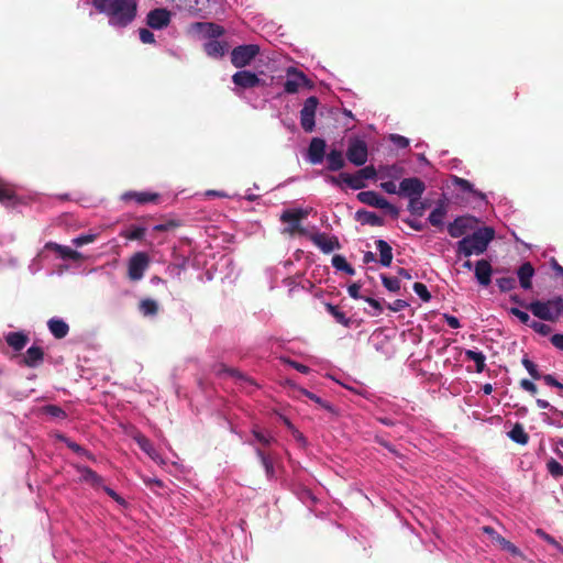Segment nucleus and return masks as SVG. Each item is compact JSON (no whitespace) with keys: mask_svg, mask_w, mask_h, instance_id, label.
I'll return each mask as SVG.
<instances>
[{"mask_svg":"<svg viewBox=\"0 0 563 563\" xmlns=\"http://www.w3.org/2000/svg\"><path fill=\"white\" fill-rule=\"evenodd\" d=\"M357 199L362 203H365L371 207L379 208V209L387 206V200L384 197H382L379 194H377L376 191H373V190L358 192Z\"/></svg>","mask_w":563,"mask_h":563,"instance_id":"412c9836","label":"nucleus"},{"mask_svg":"<svg viewBox=\"0 0 563 563\" xmlns=\"http://www.w3.org/2000/svg\"><path fill=\"white\" fill-rule=\"evenodd\" d=\"M356 174L365 181L366 179H374L377 176V170L373 165H368L358 169Z\"/></svg>","mask_w":563,"mask_h":563,"instance_id":"8fccbe9b","label":"nucleus"},{"mask_svg":"<svg viewBox=\"0 0 563 563\" xmlns=\"http://www.w3.org/2000/svg\"><path fill=\"white\" fill-rule=\"evenodd\" d=\"M521 363L533 379L542 378L543 375L538 371L537 365L531 360L523 357Z\"/></svg>","mask_w":563,"mask_h":563,"instance_id":"49530a36","label":"nucleus"},{"mask_svg":"<svg viewBox=\"0 0 563 563\" xmlns=\"http://www.w3.org/2000/svg\"><path fill=\"white\" fill-rule=\"evenodd\" d=\"M390 141L400 148H406L409 146V140L399 134H391Z\"/></svg>","mask_w":563,"mask_h":563,"instance_id":"052dcab7","label":"nucleus"},{"mask_svg":"<svg viewBox=\"0 0 563 563\" xmlns=\"http://www.w3.org/2000/svg\"><path fill=\"white\" fill-rule=\"evenodd\" d=\"M4 341L14 352H21L29 343L30 336L24 331L8 332L4 334Z\"/></svg>","mask_w":563,"mask_h":563,"instance_id":"6ab92c4d","label":"nucleus"},{"mask_svg":"<svg viewBox=\"0 0 563 563\" xmlns=\"http://www.w3.org/2000/svg\"><path fill=\"white\" fill-rule=\"evenodd\" d=\"M44 412L53 418L65 419L67 417L65 410L56 405H47L43 408Z\"/></svg>","mask_w":563,"mask_h":563,"instance_id":"de8ad7c7","label":"nucleus"},{"mask_svg":"<svg viewBox=\"0 0 563 563\" xmlns=\"http://www.w3.org/2000/svg\"><path fill=\"white\" fill-rule=\"evenodd\" d=\"M529 327L531 329H533L537 333L541 334V335H548L551 333L552 329L550 325L545 324V323H542V322H539V321H536V320H532L530 323H529Z\"/></svg>","mask_w":563,"mask_h":563,"instance_id":"3c124183","label":"nucleus"},{"mask_svg":"<svg viewBox=\"0 0 563 563\" xmlns=\"http://www.w3.org/2000/svg\"><path fill=\"white\" fill-rule=\"evenodd\" d=\"M382 283L384 287H386L391 292H398L400 290V282L396 277H388L386 275H380Z\"/></svg>","mask_w":563,"mask_h":563,"instance_id":"79ce46f5","label":"nucleus"},{"mask_svg":"<svg viewBox=\"0 0 563 563\" xmlns=\"http://www.w3.org/2000/svg\"><path fill=\"white\" fill-rule=\"evenodd\" d=\"M255 453L265 470L266 477L268 479L275 478L276 474L272 456L260 448L255 449Z\"/></svg>","mask_w":563,"mask_h":563,"instance_id":"c85d7f7f","label":"nucleus"},{"mask_svg":"<svg viewBox=\"0 0 563 563\" xmlns=\"http://www.w3.org/2000/svg\"><path fill=\"white\" fill-rule=\"evenodd\" d=\"M500 291L506 292L516 288V279L514 277H501L496 280Z\"/></svg>","mask_w":563,"mask_h":563,"instance_id":"a18cd8bd","label":"nucleus"},{"mask_svg":"<svg viewBox=\"0 0 563 563\" xmlns=\"http://www.w3.org/2000/svg\"><path fill=\"white\" fill-rule=\"evenodd\" d=\"M355 220L362 225L382 227L384 225V219L375 212L367 211L365 209L357 210L355 213Z\"/></svg>","mask_w":563,"mask_h":563,"instance_id":"4be33fe9","label":"nucleus"},{"mask_svg":"<svg viewBox=\"0 0 563 563\" xmlns=\"http://www.w3.org/2000/svg\"><path fill=\"white\" fill-rule=\"evenodd\" d=\"M309 211L306 209H287L280 214V221L289 225L284 229V233L292 236L295 234L306 235L307 230L301 227L300 221L306 219Z\"/></svg>","mask_w":563,"mask_h":563,"instance_id":"39448f33","label":"nucleus"},{"mask_svg":"<svg viewBox=\"0 0 563 563\" xmlns=\"http://www.w3.org/2000/svg\"><path fill=\"white\" fill-rule=\"evenodd\" d=\"M253 437L264 446H268L272 443L276 442L275 438L272 435H265L261 431L253 429L252 431Z\"/></svg>","mask_w":563,"mask_h":563,"instance_id":"603ef678","label":"nucleus"},{"mask_svg":"<svg viewBox=\"0 0 563 563\" xmlns=\"http://www.w3.org/2000/svg\"><path fill=\"white\" fill-rule=\"evenodd\" d=\"M260 54V46L256 44H245L236 46L231 52V63L236 68H243Z\"/></svg>","mask_w":563,"mask_h":563,"instance_id":"423d86ee","label":"nucleus"},{"mask_svg":"<svg viewBox=\"0 0 563 563\" xmlns=\"http://www.w3.org/2000/svg\"><path fill=\"white\" fill-rule=\"evenodd\" d=\"M310 240L325 254L341 247L338 238L328 236L325 233H314L310 236Z\"/></svg>","mask_w":563,"mask_h":563,"instance_id":"a211bd4d","label":"nucleus"},{"mask_svg":"<svg viewBox=\"0 0 563 563\" xmlns=\"http://www.w3.org/2000/svg\"><path fill=\"white\" fill-rule=\"evenodd\" d=\"M495 236L493 228L484 227L476 229L472 234H467L456 243V255L470 257L481 255L486 252L488 244Z\"/></svg>","mask_w":563,"mask_h":563,"instance_id":"7ed1b4c3","label":"nucleus"},{"mask_svg":"<svg viewBox=\"0 0 563 563\" xmlns=\"http://www.w3.org/2000/svg\"><path fill=\"white\" fill-rule=\"evenodd\" d=\"M493 268L488 261L479 260L475 264V277L482 286H488L492 282Z\"/></svg>","mask_w":563,"mask_h":563,"instance_id":"aec40b11","label":"nucleus"},{"mask_svg":"<svg viewBox=\"0 0 563 563\" xmlns=\"http://www.w3.org/2000/svg\"><path fill=\"white\" fill-rule=\"evenodd\" d=\"M128 240H142L145 235V228L143 227H131L129 230L121 233Z\"/></svg>","mask_w":563,"mask_h":563,"instance_id":"ea45409f","label":"nucleus"},{"mask_svg":"<svg viewBox=\"0 0 563 563\" xmlns=\"http://www.w3.org/2000/svg\"><path fill=\"white\" fill-rule=\"evenodd\" d=\"M508 437L516 443L526 445L529 442V435L525 431L522 424L516 423L508 432Z\"/></svg>","mask_w":563,"mask_h":563,"instance_id":"7c9ffc66","label":"nucleus"},{"mask_svg":"<svg viewBox=\"0 0 563 563\" xmlns=\"http://www.w3.org/2000/svg\"><path fill=\"white\" fill-rule=\"evenodd\" d=\"M408 307V302L402 299H396L394 302L388 303L387 308L393 312H398Z\"/></svg>","mask_w":563,"mask_h":563,"instance_id":"0e129e2a","label":"nucleus"},{"mask_svg":"<svg viewBox=\"0 0 563 563\" xmlns=\"http://www.w3.org/2000/svg\"><path fill=\"white\" fill-rule=\"evenodd\" d=\"M18 197L14 190L8 186L0 185V202L5 206H14Z\"/></svg>","mask_w":563,"mask_h":563,"instance_id":"473e14b6","label":"nucleus"},{"mask_svg":"<svg viewBox=\"0 0 563 563\" xmlns=\"http://www.w3.org/2000/svg\"><path fill=\"white\" fill-rule=\"evenodd\" d=\"M48 330L56 339H64L69 332V325L58 318H52L47 322Z\"/></svg>","mask_w":563,"mask_h":563,"instance_id":"bb28decb","label":"nucleus"},{"mask_svg":"<svg viewBox=\"0 0 563 563\" xmlns=\"http://www.w3.org/2000/svg\"><path fill=\"white\" fill-rule=\"evenodd\" d=\"M361 285L358 283H353L347 287V292L353 299H364L365 297L360 295Z\"/></svg>","mask_w":563,"mask_h":563,"instance_id":"774afa93","label":"nucleus"},{"mask_svg":"<svg viewBox=\"0 0 563 563\" xmlns=\"http://www.w3.org/2000/svg\"><path fill=\"white\" fill-rule=\"evenodd\" d=\"M375 245L379 252V263L388 267L393 262V249L385 240H376Z\"/></svg>","mask_w":563,"mask_h":563,"instance_id":"cd10ccee","label":"nucleus"},{"mask_svg":"<svg viewBox=\"0 0 563 563\" xmlns=\"http://www.w3.org/2000/svg\"><path fill=\"white\" fill-rule=\"evenodd\" d=\"M136 442L142 451H144L148 456L153 460L157 457V453L152 444V442L145 437L136 438Z\"/></svg>","mask_w":563,"mask_h":563,"instance_id":"58836bf2","label":"nucleus"},{"mask_svg":"<svg viewBox=\"0 0 563 563\" xmlns=\"http://www.w3.org/2000/svg\"><path fill=\"white\" fill-rule=\"evenodd\" d=\"M327 181L334 186H341L342 183L347 185L354 190H360L366 187L365 181L355 174L340 173L339 176H327Z\"/></svg>","mask_w":563,"mask_h":563,"instance_id":"4468645a","label":"nucleus"},{"mask_svg":"<svg viewBox=\"0 0 563 563\" xmlns=\"http://www.w3.org/2000/svg\"><path fill=\"white\" fill-rule=\"evenodd\" d=\"M427 205L420 201V198L413 197L409 200L408 210L413 216L421 217L424 213Z\"/></svg>","mask_w":563,"mask_h":563,"instance_id":"4c0bfd02","label":"nucleus"},{"mask_svg":"<svg viewBox=\"0 0 563 563\" xmlns=\"http://www.w3.org/2000/svg\"><path fill=\"white\" fill-rule=\"evenodd\" d=\"M346 158L355 166H363L368 158V148L364 140L353 137L349 141Z\"/></svg>","mask_w":563,"mask_h":563,"instance_id":"0eeeda50","label":"nucleus"},{"mask_svg":"<svg viewBox=\"0 0 563 563\" xmlns=\"http://www.w3.org/2000/svg\"><path fill=\"white\" fill-rule=\"evenodd\" d=\"M448 209L446 205L443 201H440L437 207L429 214V222L433 227H443V219L446 216Z\"/></svg>","mask_w":563,"mask_h":563,"instance_id":"c756f323","label":"nucleus"},{"mask_svg":"<svg viewBox=\"0 0 563 563\" xmlns=\"http://www.w3.org/2000/svg\"><path fill=\"white\" fill-rule=\"evenodd\" d=\"M537 536H539L540 538H542L545 542H548L549 544L555 547L556 549L559 550H562L563 551V548L561 547V544L552 537L550 536L549 533H547L544 530L542 529H537L536 531Z\"/></svg>","mask_w":563,"mask_h":563,"instance_id":"6e6d98bb","label":"nucleus"},{"mask_svg":"<svg viewBox=\"0 0 563 563\" xmlns=\"http://www.w3.org/2000/svg\"><path fill=\"white\" fill-rule=\"evenodd\" d=\"M509 312L512 316L517 317L523 324L529 325V323L532 321L530 316L526 311L520 310L519 308H510Z\"/></svg>","mask_w":563,"mask_h":563,"instance_id":"4d7b16f0","label":"nucleus"},{"mask_svg":"<svg viewBox=\"0 0 563 563\" xmlns=\"http://www.w3.org/2000/svg\"><path fill=\"white\" fill-rule=\"evenodd\" d=\"M298 393L302 396H306L307 398H309L310 400H312L313 402L318 404L320 407L331 411L332 410V407L331 405H329L327 401H324L323 399H321L319 396H317L316 394L305 389V388H298Z\"/></svg>","mask_w":563,"mask_h":563,"instance_id":"a19ab883","label":"nucleus"},{"mask_svg":"<svg viewBox=\"0 0 563 563\" xmlns=\"http://www.w3.org/2000/svg\"><path fill=\"white\" fill-rule=\"evenodd\" d=\"M146 23L154 30H162L170 23V12L164 8L151 10L146 16Z\"/></svg>","mask_w":563,"mask_h":563,"instance_id":"2eb2a0df","label":"nucleus"},{"mask_svg":"<svg viewBox=\"0 0 563 563\" xmlns=\"http://www.w3.org/2000/svg\"><path fill=\"white\" fill-rule=\"evenodd\" d=\"M327 143L321 137L311 139L308 150L307 159L312 165L321 164L325 157Z\"/></svg>","mask_w":563,"mask_h":563,"instance_id":"ddd939ff","label":"nucleus"},{"mask_svg":"<svg viewBox=\"0 0 563 563\" xmlns=\"http://www.w3.org/2000/svg\"><path fill=\"white\" fill-rule=\"evenodd\" d=\"M520 286L523 289H530L532 287V277L534 275V268L530 262H525L517 271Z\"/></svg>","mask_w":563,"mask_h":563,"instance_id":"b1692460","label":"nucleus"},{"mask_svg":"<svg viewBox=\"0 0 563 563\" xmlns=\"http://www.w3.org/2000/svg\"><path fill=\"white\" fill-rule=\"evenodd\" d=\"M519 385L523 390L530 393L531 395H536L538 391L537 385L529 379H526V378L521 379L519 382Z\"/></svg>","mask_w":563,"mask_h":563,"instance_id":"e2e57ef3","label":"nucleus"},{"mask_svg":"<svg viewBox=\"0 0 563 563\" xmlns=\"http://www.w3.org/2000/svg\"><path fill=\"white\" fill-rule=\"evenodd\" d=\"M499 547L504 550L509 552L512 556H519L523 558L522 552L517 548L512 542H510L507 539H500L499 540Z\"/></svg>","mask_w":563,"mask_h":563,"instance_id":"c03bdc74","label":"nucleus"},{"mask_svg":"<svg viewBox=\"0 0 563 563\" xmlns=\"http://www.w3.org/2000/svg\"><path fill=\"white\" fill-rule=\"evenodd\" d=\"M319 104V99L311 96L306 99L302 109L300 110V125L305 132H312L316 128V111Z\"/></svg>","mask_w":563,"mask_h":563,"instance_id":"1a4fd4ad","label":"nucleus"},{"mask_svg":"<svg viewBox=\"0 0 563 563\" xmlns=\"http://www.w3.org/2000/svg\"><path fill=\"white\" fill-rule=\"evenodd\" d=\"M412 288L422 301L428 302L431 300V294L424 284L417 282L413 284Z\"/></svg>","mask_w":563,"mask_h":563,"instance_id":"09e8293b","label":"nucleus"},{"mask_svg":"<svg viewBox=\"0 0 563 563\" xmlns=\"http://www.w3.org/2000/svg\"><path fill=\"white\" fill-rule=\"evenodd\" d=\"M99 12L109 16L110 24L124 27L136 15V2L134 0H103L93 5Z\"/></svg>","mask_w":563,"mask_h":563,"instance_id":"f257e3e1","label":"nucleus"},{"mask_svg":"<svg viewBox=\"0 0 563 563\" xmlns=\"http://www.w3.org/2000/svg\"><path fill=\"white\" fill-rule=\"evenodd\" d=\"M379 172L387 177H397L401 173V168L397 165H391L382 167Z\"/></svg>","mask_w":563,"mask_h":563,"instance_id":"bf43d9fd","label":"nucleus"},{"mask_svg":"<svg viewBox=\"0 0 563 563\" xmlns=\"http://www.w3.org/2000/svg\"><path fill=\"white\" fill-rule=\"evenodd\" d=\"M139 309L145 317L155 316L158 312V305L155 300L147 298L140 301Z\"/></svg>","mask_w":563,"mask_h":563,"instance_id":"c9c22d12","label":"nucleus"},{"mask_svg":"<svg viewBox=\"0 0 563 563\" xmlns=\"http://www.w3.org/2000/svg\"><path fill=\"white\" fill-rule=\"evenodd\" d=\"M364 300L374 309L373 316H379L383 312V306L379 300L372 297H365Z\"/></svg>","mask_w":563,"mask_h":563,"instance_id":"680f3d73","label":"nucleus"},{"mask_svg":"<svg viewBox=\"0 0 563 563\" xmlns=\"http://www.w3.org/2000/svg\"><path fill=\"white\" fill-rule=\"evenodd\" d=\"M327 169L329 172H338L345 166L343 153L339 150H331L327 155Z\"/></svg>","mask_w":563,"mask_h":563,"instance_id":"393cba45","label":"nucleus"},{"mask_svg":"<svg viewBox=\"0 0 563 563\" xmlns=\"http://www.w3.org/2000/svg\"><path fill=\"white\" fill-rule=\"evenodd\" d=\"M77 471L81 474L80 481L89 484L93 488H100L103 478L88 466H76Z\"/></svg>","mask_w":563,"mask_h":563,"instance_id":"5701e85b","label":"nucleus"},{"mask_svg":"<svg viewBox=\"0 0 563 563\" xmlns=\"http://www.w3.org/2000/svg\"><path fill=\"white\" fill-rule=\"evenodd\" d=\"M190 31L200 34L209 41L203 45L205 52L212 58H221L227 49L228 45L225 42H220L217 38L222 36L224 29L212 22H195L190 25Z\"/></svg>","mask_w":563,"mask_h":563,"instance_id":"f03ea898","label":"nucleus"},{"mask_svg":"<svg viewBox=\"0 0 563 563\" xmlns=\"http://www.w3.org/2000/svg\"><path fill=\"white\" fill-rule=\"evenodd\" d=\"M331 262L335 269L343 271L351 276L355 274V269L346 262L345 257L342 255H334Z\"/></svg>","mask_w":563,"mask_h":563,"instance_id":"e433bc0d","label":"nucleus"},{"mask_svg":"<svg viewBox=\"0 0 563 563\" xmlns=\"http://www.w3.org/2000/svg\"><path fill=\"white\" fill-rule=\"evenodd\" d=\"M122 199L126 200V201L134 200L139 205H145L148 202L157 201L158 194L146 192V191H142V192L128 191V192L123 194Z\"/></svg>","mask_w":563,"mask_h":563,"instance_id":"a878e982","label":"nucleus"},{"mask_svg":"<svg viewBox=\"0 0 563 563\" xmlns=\"http://www.w3.org/2000/svg\"><path fill=\"white\" fill-rule=\"evenodd\" d=\"M139 34H140V40L142 41V43H144V44H154L155 43V35L148 29H140Z\"/></svg>","mask_w":563,"mask_h":563,"instance_id":"13d9d810","label":"nucleus"},{"mask_svg":"<svg viewBox=\"0 0 563 563\" xmlns=\"http://www.w3.org/2000/svg\"><path fill=\"white\" fill-rule=\"evenodd\" d=\"M526 309L541 320L553 322L563 313V298L559 296L548 301L536 300L528 303Z\"/></svg>","mask_w":563,"mask_h":563,"instance_id":"20e7f679","label":"nucleus"},{"mask_svg":"<svg viewBox=\"0 0 563 563\" xmlns=\"http://www.w3.org/2000/svg\"><path fill=\"white\" fill-rule=\"evenodd\" d=\"M302 86H310V80L302 71L296 68H289L287 71V79L284 82V90L287 93H296Z\"/></svg>","mask_w":563,"mask_h":563,"instance_id":"f8f14e48","label":"nucleus"},{"mask_svg":"<svg viewBox=\"0 0 563 563\" xmlns=\"http://www.w3.org/2000/svg\"><path fill=\"white\" fill-rule=\"evenodd\" d=\"M96 239H97L96 234H82V235H79V236L73 239L71 242L76 247H80L86 244L92 243Z\"/></svg>","mask_w":563,"mask_h":563,"instance_id":"864d4df0","label":"nucleus"},{"mask_svg":"<svg viewBox=\"0 0 563 563\" xmlns=\"http://www.w3.org/2000/svg\"><path fill=\"white\" fill-rule=\"evenodd\" d=\"M453 184L456 185L460 189L463 191L475 194L473 184L470 183L467 179L460 178L457 176H454Z\"/></svg>","mask_w":563,"mask_h":563,"instance_id":"5fc2aeb1","label":"nucleus"},{"mask_svg":"<svg viewBox=\"0 0 563 563\" xmlns=\"http://www.w3.org/2000/svg\"><path fill=\"white\" fill-rule=\"evenodd\" d=\"M66 444L67 446L76 452V453H79V454H85L86 456H88L89 459H92V455L87 451L85 450L81 445H79L78 443L76 442H73V441H66Z\"/></svg>","mask_w":563,"mask_h":563,"instance_id":"69168bd1","label":"nucleus"},{"mask_svg":"<svg viewBox=\"0 0 563 563\" xmlns=\"http://www.w3.org/2000/svg\"><path fill=\"white\" fill-rule=\"evenodd\" d=\"M100 488H102L104 490V493L109 497H111L113 500H115L118 504L125 505V500L119 494H117L112 488L104 486L103 484Z\"/></svg>","mask_w":563,"mask_h":563,"instance_id":"338daca9","label":"nucleus"},{"mask_svg":"<svg viewBox=\"0 0 563 563\" xmlns=\"http://www.w3.org/2000/svg\"><path fill=\"white\" fill-rule=\"evenodd\" d=\"M478 220L472 216H462L448 225V233L452 238H464L470 231L477 229Z\"/></svg>","mask_w":563,"mask_h":563,"instance_id":"6e6552de","label":"nucleus"},{"mask_svg":"<svg viewBox=\"0 0 563 563\" xmlns=\"http://www.w3.org/2000/svg\"><path fill=\"white\" fill-rule=\"evenodd\" d=\"M232 81L235 86L242 89H251L258 87L262 84L260 77L250 70H240L232 76Z\"/></svg>","mask_w":563,"mask_h":563,"instance_id":"dca6fc26","label":"nucleus"},{"mask_svg":"<svg viewBox=\"0 0 563 563\" xmlns=\"http://www.w3.org/2000/svg\"><path fill=\"white\" fill-rule=\"evenodd\" d=\"M547 470L555 478L563 477V465L554 459L548 461Z\"/></svg>","mask_w":563,"mask_h":563,"instance_id":"37998d69","label":"nucleus"},{"mask_svg":"<svg viewBox=\"0 0 563 563\" xmlns=\"http://www.w3.org/2000/svg\"><path fill=\"white\" fill-rule=\"evenodd\" d=\"M150 257L145 252L135 253L128 264V276L131 280L137 282L143 278L145 271L148 268Z\"/></svg>","mask_w":563,"mask_h":563,"instance_id":"9d476101","label":"nucleus"},{"mask_svg":"<svg viewBox=\"0 0 563 563\" xmlns=\"http://www.w3.org/2000/svg\"><path fill=\"white\" fill-rule=\"evenodd\" d=\"M44 361V350L38 345L30 346L26 352L20 357L19 364L26 367H37Z\"/></svg>","mask_w":563,"mask_h":563,"instance_id":"f3484780","label":"nucleus"},{"mask_svg":"<svg viewBox=\"0 0 563 563\" xmlns=\"http://www.w3.org/2000/svg\"><path fill=\"white\" fill-rule=\"evenodd\" d=\"M327 311L335 319V321L344 327H350L351 319L346 318L345 313L332 303H325Z\"/></svg>","mask_w":563,"mask_h":563,"instance_id":"2f4dec72","label":"nucleus"},{"mask_svg":"<svg viewBox=\"0 0 563 563\" xmlns=\"http://www.w3.org/2000/svg\"><path fill=\"white\" fill-rule=\"evenodd\" d=\"M465 356L467 360L473 361L476 365V372L482 373L485 369V355L482 352L466 350Z\"/></svg>","mask_w":563,"mask_h":563,"instance_id":"f704fd0d","label":"nucleus"},{"mask_svg":"<svg viewBox=\"0 0 563 563\" xmlns=\"http://www.w3.org/2000/svg\"><path fill=\"white\" fill-rule=\"evenodd\" d=\"M55 250L63 260L80 261L82 254L69 246L55 244Z\"/></svg>","mask_w":563,"mask_h":563,"instance_id":"72a5a7b5","label":"nucleus"},{"mask_svg":"<svg viewBox=\"0 0 563 563\" xmlns=\"http://www.w3.org/2000/svg\"><path fill=\"white\" fill-rule=\"evenodd\" d=\"M426 190L424 183L418 177L404 178L399 184V195H405L409 200L413 197L421 198Z\"/></svg>","mask_w":563,"mask_h":563,"instance_id":"9b49d317","label":"nucleus"}]
</instances>
